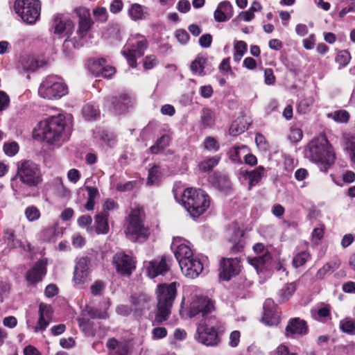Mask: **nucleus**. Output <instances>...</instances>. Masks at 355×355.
<instances>
[{"mask_svg": "<svg viewBox=\"0 0 355 355\" xmlns=\"http://www.w3.org/2000/svg\"><path fill=\"white\" fill-rule=\"evenodd\" d=\"M82 114L86 120H93L95 119L97 116H98L99 110L96 109L94 105L87 104L83 107Z\"/></svg>", "mask_w": 355, "mask_h": 355, "instance_id": "nucleus-40", "label": "nucleus"}, {"mask_svg": "<svg viewBox=\"0 0 355 355\" xmlns=\"http://www.w3.org/2000/svg\"><path fill=\"white\" fill-rule=\"evenodd\" d=\"M112 263L118 272L127 275H130L136 267L135 259L124 252L116 253L113 257Z\"/></svg>", "mask_w": 355, "mask_h": 355, "instance_id": "nucleus-15", "label": "nucleus"}, {"mask_svg": "<svg viewBox=\"0 0 355 355\" xmlns=\"http://www.w3.org/2000/svg\"><path fill=\"white\" fill-rule=\"evenodd\" d=\"M250 123L245 116L238 117L232 122L230 128V134L236 136L248 129Z\"/></svg>", "mask_w": 355, "mask_h": 355, "instance_id": "nucleus-29", "label": "nucleus"}, {"mask_svg": "<svg viewBox=\"0 0 355 355\" xmlns=\"http://www.w3.org/2000/svg\"><path fill=\"white\" fill-rule=\"evenodd\" d=\"M106 346L109 349L108 355H128V345L119 343L115 338L109 339Z\"/></svg>", "mask_w": 355, "mask_h": 355, "instance_id": "nucleus-28", "label": "nucleus"}, {"mask_svg": "<svg viewBox=\"0 0 355 355\" xmlns=\"http://www.w3.org/2000/svg\"><path fill=\"white\" fill-rule=\"evenodd\" d=\"M234 49L233 58L235 62H239L247 50V44L243 41H239L235 44Z\"/></svg>", "mask_w": 355, "mask_h": 355, "instance_id": "nucleus-43", "label": "nucleus"}, {"mask_svg": "<svg viewBox=\"0 0 355 355\" xmlns=\"http://www.w3.org/2000/svg\"><path fill=\"white\" fill-rule=\"evenodd\" d=\"M157 64V60L154 55H148L144 60V67L145 69H151Z\"/></svg>", "mask_w": 355, "mask_h": 355, "instance_id": "nucleus-59", "label": "nucleus"}, {"mask_svg": "<svg viewBox=\"0 0 355 355\" xmlns=\"http://www.w3.org/2000/svg\"><path fill=\"white\" fill-rule=\"evenodd\" d=\"M313 103L314 99L313 97H308L302 99L297 105V112L300 114H306L309 112Z\"/></svg>", "mask_w": 355, "mask_h": 355, "instance_id": "nucleus-42", "label": "nucleus"}, {"mask_svg": "<svg viewBox=\"0 0 355 355\" xmlns=\"http://www.w3.org/2000/svg\"><path fill=\"white\" fill-rule=\"evenodd\" d=\"M95 19L101 22H105L107 19V12L105 8H96L93 10Z\"/></svg>", "mask_w": 355, "mask_h": 355, "instance_id": "nucleus-51", "label": "nucleus"}, {"mask_svg": "<svg viewBox=\"0 0 355 355\" xmlns=\"http://www.w3.org/2000/svg\"><path fill=\"white\" fill-rule=\"evenodd\" d=\"M207 322L200 323L197 328L196 339L205 345H216L218 343V334L216 330V319L209 318Z\"/></svg>", "mask_w": 355, "mask_h": 355, "instance_id": "nucleus-11", "label": "nucleus"}, {"mask_svg": "<svg viewBox=\"0 0 355 355\" xmlns=\"http://www.w3.org/2000/svg\"><path fill=\"white\" fill-rule=\"evenodd\" d=\"M296 284L295 282H291L286 284L282 288L278 291V295L279 297V301L285 302L288 300L295 292Z\"/></svg>", "mask_w": 355, "mask_h": 355, "instance_id": "nucleus-36", "label": "nucleus"}, {"mask_svg": "<svg viewBox=\"0 0 355 355\" xmlns=\"http://www.w3.org/2000/svg\"><path fill=\"white\" fill-rule=\"evenodd\" d=\"M73 21L66 17L58 15L53 21L54 33L58 35H70L73 30Z\"/></svg>", "mask_w": 355, "mask_h": 355, "instance_id": "nucleus-25", "label": "nucleus"}, {"mask_svg": "<svg viewBox=\"0 0 355 355\" xmlns=\"http://www.w3.org/2000/svg\"><path fill=\"white\" fill-rule=\"evenodd\" d=\"M130 303L133 313L140 315L150 309V298L144 293L134 294L130 297Z\"/></svg>", "mask_w": 355, "mask_h": 355, "instance_id": "nucleus-22", "label": "nucleus"}, {"mask_svg": "<svg viewBox=\"0 0 355 355\" xmlns=\"http://www.w3.org/2000/svg\"><path fill=\"white\" fill-rule=\"evenodd\" d=\"M220 158L218 156H214L201 162L199 164V168L201 171L207 172L211 171L216 166L219 162Z\"/></svg>", "mask_w": 355, "mask_h": 355, "instance_id": "nucleus-41", "label": "nucleus"}, {"mask_svg": "<svg viewBox=\"0 0 355 355\" xmlns=\"http://www.w3.org/2000/svg\"><path fill=\"white\" fill-rule=\"evenodd\" d=\"M22 65L24 70L35 71L39 67H42V62L36 60L33 58H28L23 62Z\"/></svg>", "mask_w": 355, "mask_h": 355, "instance_id": "nucleus-46", "label": "nucleus"}, {"mask_svg": "<svg viewBox=\"0 0 355 355\" xmlns=\"http://www.w3.org/2000/svg\"><path fill=\"white\" fill-rule=\"evenodd\" d=\"M241 271L240 260L238 258H222L220 261L219 277L229 281L239 274Z\"/></svg>", "mask_w": 355, "mask_h": 355, "instance_id": "nucleus-14", "label": "nucleus"}, {"mask_svg": "<svg viewBox=\"0 0 355 355\" xmlns=\"http://www.w3.org/2000/svg\"><path fill=\"white\" fill-rule=\"evenodd\" d=\"M103 64H105V60L101 58L98 60L93 61L89 65V69L91 73L96 76H101Z\"/></svg>", "mask_w": 355, "mask_h": 355, "instance_id": "nucleus-44", "label": "nucleus"}, {"mask_svg": "<svg viewBox=\"0 0 355 355\" xmlns=\"http://www.w3.org/2000/svg\"><path fill=\"white\" fill-rule=\"evenodd\" d=\"M123 3L121 0H114L110 5V10L113 14H117L121 11Z\"/></svg>", "mask_w": 355, "mask_h": 355, "instance_id": "nucleus-61", "label": "nucleus"}, {"mask_svg": "<svg viewBox=\"0 0 355 355\" xmlns=\"http://www.w3.org/2000/svg\"><path fill=\"white\" fill-rule=\"evenodd\" d=\"M28 187H36L42 182V173L39 164L30 159H22L17 163V173L10 180L13 191L18 192L20 186L17 180Z\"/></svg>", "mask_w": 355, "mask_h": 355, "instance_id": "nucleus-2", "label": "nucleus"}, {"mask_svg": "<svg viewBox=\"0 0 355 355\" xmlns=\"http://www.w3.org/2000/svg\"><path fill=\"white\" fill-rule=\"evenodd\" d=\"M275 82V76H274L272 69L267 68L264 70V83L266 85H273Z\"/></svg>", "mask_w": 355, "mask_h": 355, "instance_id": "nucleus-60", "label": "nucleus"}, {"mask_svg": "<svg viewBox=\"0 0 355 355\" xmlns=\"http://www.w3.org/2000/svg\"><path fill=\"white\" fill-rule=\"evenodd\" d=\"M274 302L271 299H267L263 304V314L262 320L268 325L277 324L279 315L274 311Z\"/></svg>", "mask_w": 355, "mask_h": 355, "instance_id": "nucleus-26", "label": "nucleus"}, {"mask_svg": "<svg viewBox=\"0 0 355 355\" xmlns=\"http://www.w3.org/2000/svg\"><path fill=\"white\" fill-rule=\"evenodd\" d=\"M255 142L261 150L266 151L268 150V144L263 135L257 133L255 137Z\"/></svg>", "mask_w": 355, "mask_h": 355, "instance_id": "nucleus-54", "label": "nucleus"}, {"mask_svg": "<svg viewBox=\"0 0 355 355\" xmlns=\"http://www.w3.org/2000/svg\"><path fill=\"white\" fill-rule=\"evenodd\" d=\"M55 228L54 227H48L43 230L41 233V239L44 241H51L55 237Z\"/></svg>", "mask_w": 355, "mask_h": 355, "instance_id": "nucleus-49", "label": "nucleus"}, {"mask_svg": "<svg viewBox=\"0 0 355 355\" xmlns=\"http://www.w3.org/2000/svg\"><path fill=\"white\" fill-rule=\"evenodd\" d=\"M46 263L44 260H39L27 272L26 279L31 284H35L42 281L46 273Z\"/></svg>", "mask_w": 355, "mask_h": 355, "instance_id": "nucleus-23", "label": "nucleus"}, {"mask_svg": "<svg viewBox=\"0 0 355 355\" xmlns=\"http://www.w3.org/2000/svg\"><path fill=\"white\" fill-rule=\"evenodd\" d=\"M247 152L245 146H234L228 152L229 158L234 163H241V155Z\"/></svg>", "mask_w": 355, "mask_h": 355, "instance_id": "nucleus-37", "label": "nucleus"}, {"mask_svg": "<svg viewBox=\"0 0 355 355\" xmlns=\"http://www.w3.org/2000/svg\"><path fill=\"white\" fill-rule=\"evenodd\" d=\"M350 60V55L347 51H341L336 57V62L340 67H345Z\"/></svg>", "mask_w": 355, "mask_h": 355, "instance_id": "nucleus-52", "label": "nucleus"}, {"mask_svg": "<svg viewBox=\"0 0 355 355\" xmlns=\"http://www.w3.org/2000/svg\"><path fill=\"white\" fill-rule=\"evenodd\" d=\"M327 117L338 123H347L349 119V114L346 110H336L327 114Z\"/></svg>", "mask_w": 355, "mask_h": 355, "instance_id": "nucleus-38", "label": "nucleus"}, {"mask_svg": "<svg viewBox=\"0 0 355 355\" xmlns=\"http://www.w3.org/2000/svg\"><path fill=\"white\" fill-rule=\"evenodd\" d=\"M205 148L208 150L217 151L219 149V144L216 139L212 137H207L204 141Z\"/></svg>", "mask_w": 355, "mask_h": 355, "instance_id": "nucleus-50", "label": "nucleus"}, {"mask_svg": "<svg viewBox=\"0 0 355 355\" xmlns=\"http://www.w3.org/2000/svg\"><path fill=\"white\" fill-rule=\"evenodd\" d=\"M3 149L6 155L12 157L18 153L19 147L17 142L11 141L5 143Z\"/></svg>", "mask_w": 355, "mask_h": 355, "instance_id": "nucleus-47", "label": "nucleus"}, {"mask_svg": "<svg viewBox=\"0 0 355 355\" xmlns=\"http://www.w3.org/2000/svg\"><path fill=\"white\" fill-rule=\"evenodd\" d=\"M200 121L204 128L213 126L215 123L214 112L209 108H203L201 112Z\"/></svg>", "mask_w": 355, "mask_h": 355, "instance_id": "nucleus-34", "label": "nucleus"}, {"mask_svg": "<svg viewBox=\"0 0 355 355\" xmlns=\"http://www.w3.org/2000/svg\"><path fill=\"white\" fill-rule=\"evenodd\" d=\"M347 151L349 153L350 160L355 164V137L348 142Z\"/></svg>", "mask_w": 355, "mask_h": 355, "instance_id": "nucleus-63", "label": "nucleus"}, {"mask_svg": "<svg viewBox=\"0 0 355 355\" xmlns=\"http://www.w3.org/2000/svg\"><path fill=\"white\" fill-rule=\"evenodd\" d=\"M180 269L186 277L195 279L202 272L203 265L198 257L193 256L184 263Z\"/></svg>", "mask_w": 355, "mask_h": 355, "instance_id": "nucleus-19", "label": "nucleus"}, {"mask_svg": "<svg viewBox=\"0 0 355 355\" xmlns=\"http://www.w3.org/2000/svg\"><path fill=\"white\" fill-rule=\"evenodd\" d=\"M107 214H99L95 217L96 224L97 234H107L109 231V225L107 222Z\"/></svg>", "mask_w": 355, "mask_h": 355, "instance_id": "nucleus-32", "label": "nucleus"}, {"mask_svg": "<svg viewBox=\"0 0 355 355\" xmlns=\"http://www.w3.org/2000/svg\"><path fill=\"white\" fill-rule=\"evenodd\" d=\"M40 134L44 141L60 146L69 138V131L63 115L53 116L39 123Z\"/></svg>", "mask_w": 355, "mask_h": 355, "instance_id": "nucleus-1", "label": "nucleus"}, {"mask_svg": "<svg viewBox=\"0 0 355 355\" xmlns=\"http://www.w3.org/2000/svg\"><path fill=\"white\" fill-rule=\"evenodd\" d=\"M128 14L134 21L145 19L149 15L148 8L138 3L131 6Z\"/></svg>", "mask_w": 355, "mask_h": 355, "instance_id": "nucleus-30", "label": "nucleus"}, {"mask_svg": "<svg viewBox=\"0 0 355 355\" xmlns=\"http://www.w3.org/2000/svg\"><path fill=\"white\" fill-rule=\"evenodd\" d=\"M25 215L29 221H34L40 218V212L36 207L31 206L26 209Z\"/></svg>", "mask_w": 355, "mask_h": 355, "instance_id": "nucleus-48", "label": "nucleus"}, {"mask_svg": "<svg viewBox=\"0 0 355 355\" xmlns=\"http://www.w3.org/2000/svg\"><path fill=\"white\" fill-rule=\"evenodd\" d=\"M52 317L51 306L41 303L39 306V319L37 325L33 327L35 332L43 331L49 326Z\"/></svg>", "mask_w": 355, "mask_h": 355, "instance_id": "nucleus-21", "label": "nucleus"}, {"mask_svg": "<svg viewBox=\"0 0 355 355\" xmlns=\"http://www.w3.org/2000/svg\"><path fill=\"white\" fill-rule=\"evenodd\" d=\"M171 248L180 267L193 257V251L188 245V242L181 237L174 238Z\"/></svg>", "mask_w": 355, "mask_h": 355, "instance_id": "nucleus-13", "label": "nucleus"}, {"mask_svg": "<svg viewBox=\"0 0 355 355\" xmlns=\"http://www.w3.org/2000/svg\"><path fill=\"white\" fill-rule=\"evenodd\" d=\"M206 59L203 57H197L191 64L190 69L193 73L202 75Z\"/></svg>", "mask_w": 355, "mask_h": 355, "instance_id": "nucleus-39", "label": "nucleus"}, {"mask_svg": "<svg viewBox=\"0 0 355 355\" xmlns=\"http://www.w3.org/2000/svg\"><path fill=\"white\" fill-rule=\"evenodd\" d=\"M153 339L158 340L164 338L167 335V331L164 327H155L152 331Z\"/></svg>", "mask_w": 355, "mask_h": 355, "instance_id": "nucleus-58", "label": "nucleus"}, {"mask_svg": "<svg viewBox=\"0 0 355 355\" xmlns=\"http://www.w3.org/2000/svg\"><path fill=\"white\" fill-rule=\"evenodd\" d=\"M116 312L119 315H121L123 316H128L132 312H133L132 306H128V305L125 304H120L117 306L116 308Z\"/></svg>", "mask_w": 355, "mask_h": 355, "instance_id": "nucleus-62", "label": "nucleus"}, {"mask_svg": "<svg viewBox=\"0 0 355 355\" xmlns=\"http://www.w3.org/2000/svg\"><path fill=\"white\" fill-rule=\"evenodd\" d=\"M159 177V167L157 166H153L148 171V177L147 184L149 185L154 184Z\"/></svg>", "mask_w": 355, "mask_h": 355, "instance_id": "nucleus-53", "label": "nucleus"}, {"mask_svg": "<svg viewBox=\"0 0 355 355\" xmlns=\"http://www.w3.org/2000/svg\"><path fill=\"white\" fill-rule=\"evenodd\" d=\"M218 8L223 10V12L227 15V17L231 18L233 16V8L230 1H224L220 2Z\"/></svg>", "mask_w": 355, "mask_h": 355, "instance_id": "nucleus-55", "label": "nucleus"}, {"mask_svg": "<svg viewBox=\"0 0 355 355\" xmlns=\"http://www.w3.org/2000/svg\"><path fill=\"white\" fill-rule=\"evenodd\" d=\"M265 168L259 166L254 170L248 171H245V175L248 178L250 187L255 186L259 182L264 175Z\"/></svg>", "mask_w": 355, "mask_h": 355, "instance_id": "nucleus-31", "label": "nucleus"}, {"mask_svg": "<svg viewBox=\"0 0 355 355\" xmlns=\"http://www.w3.org/2000/svg\"><path fill=\"white\" fill-rule=\"evenodd\" d=\"M308 155L316 163H324L331 165L335 159V155L331 149V146L324 137L313 139L309 144Z\"/></svg>", "mask_w": 355, "mask_h": 355, "instance_id": "nucleus-7", "label": "nucleus"}, {"mask_svg": "<svg viewBox=\"0 0 355 355\" xmlns=\"http://www.w3.org/2000/svg\"><path fill=\"white\" fill-rule=\"evenodd\" d=\"M141 40L130 41L122 51L123 55L132 67H137V58L141 57L148 46V42L143 37Z\"/></svg>", "mask_w": 355, "mask_h": 355, "instance_id": "nucleus-12", "label": "nucleus"}, {"mask_svg": "<svg viewBox=\"0 0 355 355\" xmlns=\"http://www.w3.org/2000/svg\"><path fill=\"white\" fill-rule=\"evenodd\" d=\"M74 12L78 18V27L77 35L73 40L66 39L63 43L64 51H71L73 49H79L85 44L84 40L89 34L92 26L93 21L91 19L89 10L84 7H78L74 9Z\"/></svg>", "mask_w": 355, "mask_h": 355, "instance_id": "nucleus-6", "label": "nucleus"}, {"mask_svg": "<svg viewBox=\"0 0 355 355\" xmlns=\"http://www.w3.org/2000/svg\"><path fill=\"white\" fill-rule=\"evenodd\" d=\"M171 140V139L169 135H162L160 138L157 139L155 144L149 148L150 153L152 154H158L163 151L164 148L169 145Z\"/></svg>", "mask_w": 355, "mask_h": 355, "instance_id": "nucleus-33", "label": "nucleus"}, {"mask_svg": "<svg viewBox=\"0 0 355 355\" xmlns=\"http://www.w3.org/2000/svg\"><path fill=\"white\" fill-rule=\"evenodd\" d=\"M114 112L118 114L126 112L129 108L133 106V98L127 94H122L118 97H112L110 100Z\"/></svg>", "mask_w": 355, "mask_h": 355, "instance_id": "nucleus-24", "label": "nucleus"}, {"mask_svg": "<svg viewBox=\"0 0 355 355\" xmlns=\"http://www.w3.org/2000/svg\"><path fill=\"white\" fill-rule=\"evenodd\" d=\"M3 239L8 245L12 248H21L24 251L29 252L31 250V245L28 242L24 243L19 239L16 238L15 231L12 229H6L3 232Z\"/></svg>", "mask_w": 355, "mask_h": 355, "instance_id": "nucleus-27", "label": "nucleus"}, {"mask_svg": "<svg viewBox=\"0 0 355 355\" xmlns=\"http://www.w3.org/2000/svg\"><path fill=\"white\" fill-rule=\"evenodd\" d=\"M67 178L71 182L76 184L80 178V173L78 170L72 168L68 171Z\"/></svg>", "mask_w": 355, "mask_h": 355, "instance_id": "nucleus-64", "label": "nucleus"}, {"mask_svg": "<svg viewBox=\"0 0 355 355\" xmlns=\"http://www.w3.org/2000/svg\"><path fill=\"white\" fill-rule=\"evenodd\" d=\"M105 288V284L101 281H96L91 286V293L94 295H101Z\"/></svg>", "mask_w": 355, "mask_h": 355, "instance_id": "nucleus-57", "label": "nucleus"}, {"mask_svg": "<svg viewBox=\"0 0 355 355\" xmlns=\"http://www.w3.org/2000/svg\"><path fill=\"white\" fill-rule=\"evenodd\" d=\"M309 253L306 251L301 252L297 254L293 259V265L295 268L303 266L309 259Z\"/></svg>", "mask_w": 355, "mask_h": 355, "instance_id": "nucleus-45", "label": "nucleus"}, {"mask_svg": "<svg viewBox=\"0 0 355 355\" xmlns=\"http://www.w3.org/2000/svg\"><path fill=\"white\" fill-rule=\"evenodd\" d=\"M175 37L180 43L185 44L189 40V35L185 30L178 29L175 32Z\"/></svg>", "mask_w": 355, "mask_h": 355, "instance_id": "nucleus-56", "label": "nucleus"}, {"mask_svg": "<svg viewBox=\"0 0 355 355\" xmlns=\"http://www.w3.org/2000/svg\"><path fill=\"white\" fill-rule=\"evenodd\" d=\"M308 333V327L305 320L299 318L289 320L285 329V336L288 338L294 335H306Z\"/></svg>", "mask_w": 355, "mask_h": 355, "instance_id": "nucleus-20", "label": "nucleus"}, {"mask_svg": "<svg viewBox=\"0 0 355 355\" xmlns=\"http://www.w3.org/2000/svg\"><path fill=\"white\" fill-rule=\"evenodd\" d=\"M176 283L162 284L157 286V312L154 322L160 324L166 321L171 313L173 302L176 297Z\"/></svg>", "mask_w": 355, "mask_h": 355, "instance_id": "nucleus-3", "label": "nucleus"}, {"mask_svg": "<svg viewBox=\"0 0 355 355\" xmlns=\"http://www.w3.org/2000/svg\"><path fill=\"white\" fill-rule=\"evenodd\" d=\"M145 268L148 276L150 278H155L159 275H164L169 270V266L164 257L146 262Z\"/></svg>", "mask_w": 355, "mask_h": 355, "instance_id": "nucleus-17", "label": "nucleus"}, {"mask_svg": "<svg viewBox=\"0 0 355 355\" xmlns=\"http://www.w3.org/2000/svg\"><path fill=\"white\" fill-rule=\"evenodd\" d=\"M89 260L87 257H81L76 262L73 279L78 288H82L88 280L89 274Z\"/></svg>", "mask_w": 355, "mask_h": 355, "instance_id": "nucleus-16", "label": "nucleus"}, {"mask_svg": "<svg viewBox=\"0 0 355 355\" xmlns=\"http://www.w3.org/2000/svg\"><path fill=\"white\" fill-rule=\"evenodd\" d=\"M125 230L127 238L132 241L143 242L150 234L149 228L145 224V213L143 207L133 208L127 217Z\"/></svg>", "mask_w": 355, "mask_h": 355, "instance_id": "nucleus-4", "label": "nucleus"}, {"mask_svg": "<svg viewBox=\"0 0 355 355\" xmlns=\"http://www.w3.org/2000/svg\"><path fill=\"white\" fill-rule=\"evenodd\" d=\"M67 87L61 78L57 76H46L38 89L39 95L46 99H58L67 94Z\"/></svg>", "mask_w": 355, "mask_h": 355, "instance_id": "nucleus-8", "label": "nucleus"}, {"mask_svg": "<svg viewBox=\"0 0 355 355\" xmlns=\"http://www.w3.org/2000/svg\"><path fill=\"white\" fill-rule=\"evenodd\" d=\"M339 328L349 335H355V319L349 317L342 319L339 322Z\"/></svg>", "mask_w": 355, "mask_h": 355, "instance_id": "nucleus-35", "label": "nucleus"}, {"mask_svg": "<svg viewBox=\"0 0 355 355\" xmlns=\"http://www.w3.org/2000/svg\"><path fill=\"white\" fill-rule=\"evenodd\" d=\"M14 9L24 21L32 24L40 17L41 4L39 0H17Z\"/></svg>", "mask_w": 355, "mask_h": 355, "instance_id": "nucleus-9", "label": "nucleus"}, {"mask_svg": "<svg viewBox=\"0 0 355 355\" xmlns=\"http://www.w3.org/2000/svg\"><path fill=\"white\" fill-rule=\"evenodd\" d=\"M214 310V304L207 297H196L193 298L187 307V315L189 318H205L208 320L209 314Z\"/></svg>", "mask_w": 355, "mask_h": 355, "instance_id": "nucleus-10", "label": "nucleus"}, {"mask_svg": "<svg viewBox=\"0 0 355 355\" xmlns=\"http://www.w3.org/2000/svg\"><path fill=\"white\" fill-rule=\"evenodd\" d=\"M253 250L257 254L263 253V255L252 258L249 261L255 268L257 272H259L263 270L265 264L269 262L272 257L270 254L266 250L264 245L261 243H256L253 246Z\"/></svg>", "mask_w": 355, "mask_h": 355, "instance_id": "nucleus-18", "label": "nucleus"}, {"mask_svg": "<svg viewBox=\"0 0 355 355\" xmlns=\"http://www.w3.org/2000/svg\"><path fill=\"white\" fill-rule=\"evenodd\" d=\"M184 207L191 217L198 218L209 207V196L202 190L193 188L186 189L182 196Z\"/></svg>", "mask_w": 355, "mask_h": 355, "instance_id": "nucleus-5", "label": "nucleus"}]
</instances>
